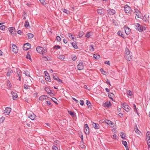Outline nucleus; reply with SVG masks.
I'll use <instances>...</instances> for the list:
<instances>
[{
    "label": "nucleus",
    "instance_id": "64",
    "mask_svg": "<svg viewBox=\"0 0 150 150\" xmlns=\"http://www.w3.org/2000/svg\"><path fill=\"white\" fill-rule=\"evenodd\" d=\"M46 103L47 104L49 105H50L51 104V103L49 101H46Z\"/></svg>",
    "mask_w": 150,
    "mask_h": 150
},
{
    "label": "nucleus",
    "instance_id": "16",
    "mask_svg": "<svg viewBox=\"0 0 150 150\" xmlns=\"http://www.w3.org/2000/svg\"><path fill=\"white\" fill-rule=\"evenodd\" d=\"M11 94L13 100H15L18 97V95L16 93L11 91Z\"/></svg>",
    "mask_w": 150,
    "mask_h": 150
},
{
    "label": "nucleus",
    "instance_id": "46",
    "mask_svg": "<svg viewBox=\"0 0 150 150\" xmlns=\"http://www.w3.org/2000/svg\"><path fill=\"white\" fill-rule=\"evenodd\" d=\"M6 28V27L5 25H2L0 26V29L2 30H4Z\"/></svg>",
    "mask_w": 150,
    "mask_h": 150
},
{
    "label": "nucleus",
    "instance_id": "24",
    "mask_svg": "<svg viewBox=\"0 0 150 150\" xmlns=\"http://www.w3.org/2000/svg\"><path fill=\"white\" fill-rule=\"evenodd\" d=\"M46 97H47L46 96L42 95V96H40L39 97V100H43L44 99H46Z\"/></svg>",
    "mask_w": 150,
    "mask_h": 150
},
{
    "label": "nucleus",
    "instance_id": "45",
    "mask_svg": "<svg viewBox=\"0 0 150 150\" xmlns=\"http://www.w3.org/2000/svg\"><path fill=\"white\" fill-rule=\"evenodd\" d=\"M72 60L73 61H75L77 59V57L75 55H73L72 56Z\"/></svg>",
    "mask_w": 150,
    "mask_h": 150
},
{
    "label": "nucleus",
    "instance_id": "43",
    "mask_svg": "<svg viewBox=\"0 0 150 150\" xmlns=\"http://www.w3.org/2000/svg\"><path fill=\"white\" fill-rule=\"evenodd\" d=\"M24 74H25V75H26V76H29V77H30V74L28 71H25V72L24 73Z\"/></svg>",
    "mask_w": 150,
    "mask_h": 150
},
{
    "label": "nucleus",
    "instance_id": "31",
    "mask_svg": "<svg viewBox=\"0 0 150 150\" xmlns=\"http://www.w3.org/2000/svg\"><path fill=\"white\" fill-rule=\"evenodd\" d=\"M89 50L93 52L94 50V48H93V45H90L89 47Z\"/></svg>",
    "mask_w": 150,
    "mask_h": 150
},
{
    "label": "nucleus",
    "instance_id": "60",
    "mask_svg": "<svg viewBox=\"0 0 150 150\" xmlns=\"http://www.w3.org/2000/svg\"><path fill=\"white\" fill-rule=\"evenodd\" d=\"M72 99L73 100H74L75 101L76 103H78V102H79L78 100H77L75 98H72Z\"/></svg>",
    "mask_w": 150,
    "mask_h": 150
},
{
    "label": "nucleus",
    "instance_id": "7",
    "mask_svg": "<svg viewBox=\"0 0 150 150\" xmlns=\"http://www.w3.org/2000/svg\"><path fill=\"white\" fill-rule=\"evenodd\" d=\"M122 108L127 112H129L130 109V108L125 103L122 104Z\"/></svg>",
    "mask_w": 150,
    "mask_h": 150
},
{
    "label": "nucleus",
    "instance_id": "44",
    "mask_svg": "<svg viewBox=\"0 0 150 150\" xmlns=\"http://www.w3.org/2000/svg\"><path fill=\"white\" fill-rule=\"evenodd\" d=\"M105 122L108 125H110V124L112 122L108 120H106L105 121Z\"/></svg>",
    "mask_w": 150,
    "mask_h": 150
},
{
    "label": "nucleus",
    "instance_id": "37",
    "mask_svg": "<svg viewBox=\"0 0 150 150\" xmlns=\"http://www.w3.org/2000/svg\"><path fill=\"white\" fill-rule=\"evenodd\" d=\"M60 142L57 140H56L54 142V144L56 146H58Z\"/></svg>",
    "mask_w": 150,
    "mask_h": 150
},
{
    "label": "nucleus",
    "instance_id": "22",
    "mask_svg": "<svg viewBox=\"0 0 150 150\" xmlns=\"http://www.w3.org/2000/svg\"><path fill=\"white\" fill-rule=\"evenodd\" d=\"M134 13L137 16V17L139 18V13H140V11L137 8L135 9Z\"/></svg>",
    "mask_w": 150,
    "mask_h": 150
},
{
    "label": "nucleus",
    "instance_id": "25",
    "mask_svg": "<svg viewBox=\"0 0 150 150\" xmlns=\"http://www.w3.org/2000/svg\"><path fill=\"white\" fill-rule=\"evenodd\" d=\"M111 105L109 101H107L105 103V106L108 107Z\"/></svg>",
    "mask_w": 150,
    "mask_h": 150
},
{
    "label": "nucleus",
    "instance_id": "51",
    "mask_svg": "<svg viewBox=\"0 0 150 150\" xmlns=\"http://www.w3.org/2000/svg\"><path fill=\"white\" fill-rule=\"evenodd\" d=\"M112 21L113 23L115 25V26H116L118 25V23L116 22V21H115L113 19L112 20Z\"/></svg>",
    "mask_w": 150,
    "mask_h": 150
},
{
    "label": "nucleus",
    "instance_id": "38",
    "mask_svg": "<svg viewBox=\"0 0 150 150\" xmlns=\"http://www.w3.org/2000/svg\"><path fill=\"white\" fill-rule=\"evenodd\" d=\"M29 25V23L28 21H25L24 24V26L25 27L27 28Z\"/></svg>",
    "mask_w": 150,
    "mask_h": 150
},
{
    "label": "nucleus",
    "instance_id": "55",
    "mask_svg": "<svg viewBox=\"0 0 150 150\" xmlns=\"http://www.w3.org/2000/svg\"><path fill=\"white\" fill-rule=\"evenodd\" d=\"M90 36V34L89 32L87 33L85 35V37L87 38H88Z\"/></svg>",
    "mask_w": 150,
    "mask_h": 150
},
{
    "label": "nucleus",
    "instance_id": "11",
    "mask_svg": "<svg viewBox=\"0 0 150 150\" xmlns=\"http://www.w3.org/2000/svg\"><path fill=\"white\" fill-rule=\"evenodd\" d=\"M12 47H11V50L14 53H16L18 52V48L16 45H14V44L11 45Z\"/></svg>",
    "mask_w": 150,
    "mask_h": 150
},
{
    "label": "nucleus",
    "instance_id": "61",
    "mask_svg": "<svg viewBox=\"0 0 150 150\" xmlns=\"http://www.w3.org/2000/svg\"><path fill=\"white\" fill-rule=\"evenodd\" d=\"M134 109L135 110H134V111L136 112L137 114V115H138V112L137 110L136 107H135Z\"/></svg>",
    "mask_w": 150,
    "mask_h": 150
},
{
    "label": "nucleus",
    "instance_id": "59",
    "mask_svg": "<svg viewBox=\"0 0 150 150\" xmlns=\"http://www.w3.org/2000/svg\"><path fill=\"white\" fill-rule=\"evenodd\" d=\"M17 33L18 34L21 35L22 34V32L21 30H18L17 31Z\"/></svg>",
    "mask_w": 150,
    "mask_h": 150
},
{
    "label": "nucleus",
    "instance_id": "29",
    "mask_svg": "<svg viewBox=\"0 0 150 150\" xmlns=\"http://www.w3.org/2000/svg\"><path fill=\"white\" fill-rule=\"evenodd\" d=\"M13 73V71L12 70H8L6 74V76H9L10 75V74Z\"/></svg>",
    "mask_w": 150,
    "mask_h": 150
},
{
    "label": "nucleus",
    "instance_id": "9",
    "mask_svg": "<svg viewBox=\"0 0 150 150\" xmlns=\"http://www.w3.org/2000/svg\"><path fill=\"white\" fill-rule=\"evenodd\" d=\"M44 73L45 74V78L46 80L49 82H50V78L48 73L46 71H45Z\"/></svg>",
    "mask_w": 150,
    "mask_h": 150
},
{
    "label": "nucleus",
    "instance_id": "2",
    "mask_svg": "<svg viewBox=\"0 0 150 150\" xmlns=\"http://www.w3.org/2000/svg\"><path fill=\"white\" fill-rule=\"evenodd\" d=\"M36 51L40 54H43L46 52V49L40 46L37 47L36 48Z\"/></svg>",
    "mask_w": 150,
    "mask_h": 150
},
{
    "label": "nucleus",
    "instance_id": "3",
    "mask_svg": "<svg viewBox=\"0 0 150 150\" xmlns=\"http://www.w3.org/2000/svg\"><path fill=\"white\" fill-rule=\"evenodd\" d=\"M136 26L137 28V29L140 32H142L143 30H146V28L144 26L140 25L139 23H137Z\"/></svg>",
    "mask_w": 150,
    "mask_h": 150
},
{
    "label": "nucleus",
    "instance_id": "54",
    "mask_svg": "<svg viewBox=\"0 0 150 150\" xmlns=\"http://www.w3.org/2000/svg\"><path fill=\"white\" fill-rule=\"evenodd\" d=\"M117 34L120 36H122V32L120 30L118 31L117 32Z\"/></svg>",
    "mask_w": 150,
    "mask_h": 150
},
{
    "label": "nucleus",
    "instance_id": "42",
    "mask_svg": "<svg viewBox=\"0 0 150 150\" xmlns=\"http://www.w3.org/2000/svg\"><path fill=\"white\" fill-rule=\"evenodd\" d=\"M28 53H29V52H28L27 53V55H26V57L28 59H29L31 60V59L30 55Z\"/></svg>",
    "mask_w": 150,
    "mask_h": 150
},
{
    "label": "nucleus",
    "instance_id": "19",
    "mask_svg": "<svg viewBox=\"0 0 150 150\" xmlns=\"http://www.w3.org/2000/svg\"><path fill=\"white\" fill-rule=\"evenodd\" d=\"M92 126L95 129H99L100 128V126L99 125L98 123H96L94 122H92Z\"/></svg>",
    "mask_w": 150,
    "mask_h": 150
},
{
    "label": "nucleus",
    "instance_id": "34",
    "mask_svg": "<svg viewBox=\"0 0 150 150\" xmlns=\"http://www.w3.org/2000/svg\"><path fill=\"white\" fill-rule=\"evenodd\" d=\"M24 88L25 89H28L30 88V86L25 84L24 85Z\"/></svg>",
    "mask_w": 150,
    "mask_h": 150
},
{
    "label": "nucleus",
    "instance_id": "14",
    "mask_svg": "<svg viewBox=\"0 0 150 150\" xmlns=\"http://www.w3.org/2000/svg\"><path fill=\"white\" fill-rule=\"evenodd\" d=\"M11 111V109L10 108L6 107L4 111V113L6 115H8L9 114Z\"/></svg>",
    "mask_w": 150,
    "mask_h": 150
},
{
    "label": "nucleus",
    "instance_id": "56",
    "mask_svg": "<svg viewBox=\"0 0 150 150\" xmlns=\"http://www.w3.org/2000/svg\"><path fill=\"white\" fill-rule=\"evenodd\" d=\"M26 5L28 7H31V6H32V4H30V3H27V4H26Z\"/></svg>",
    "mask_w": 150,
    "mask_h": 150
},
{
    "label": "nucleus",
    "instance_id": "39",
    "mask_svg": "<svg viewBox=\"0 0 150 150\" xmlns=\"http://www.w3.org/2000/svg\"><path fill=\"white\" fill-rule=\"evenodd\" d=\"M127 94L129 96H131L132 95V92L130 90L127 91Z\"/></svg>",
    "mask_w": 150,
    "mask_h": 150
},
{
    "label": "nucleus",
    "instance_id": "63",
    "mask_svg": "<svg viewBox=\"0 0 150 150\" xmlns=\"http://www.w3.org/2000/svg\"><path fill=\"white\" fill-rule=\"evenodd\" d=\"M80 146L81 147L82 149H84L86 147L83 144H82V145H80Z\"/></svg>",
    "mask_w": 150,
    "mask_h": 150
},
{
    "label": "nucleus",
    "instance_id": "21",
    "mask_svg": "<svg viewBox=\"0 0 150 150\" xmlns=\"http://www.w3.org/2000/svg\"><path fill=\"white\" fill-rule=\"evenodd\" d=\"M122 144L126 147V150H129V148L127 146V144L126 141L122 140Z\"/></svg>",
    "mask_w": 150,
    "mask_h": 150
},
{
    "label": "nucleus",
    "instance_id": "26",
    "mask_svg": "<svg viewBox=\"0 0 150 150\" xmlns=\"http://www.w3.org/2000/svg\"><path fill=\"white\" fill-rule=\"evenodd\" d=\"M98 13L100 15L102 14L103 13V9H98L97 10Z\"/></svg>",
    "mask_w": 150,
    "mask_h": 150
},
{
    "label": "nucleus",
    "instance_id": "20",
    "mask_svg": "<svg viewBox=\"0 0 150 150\" xmlns=\"http://www.w3.org/2000/svg\"><path fill=\"white\" fill-rule=\"evenodd\" d=\"M45 90L47 93L50 95H51L52 94H53V93L51 92V90L49 88L46 87L45 88Z\"/></svg>",
    "mask_w": 150,
    "mask_h": 150
},
{
    "label": "nucleus",
    "instance_id": "12",
    "mask_svg": "<svg viewBox=\"0 0 150 150\" xmlns=\"http://www.w3.org/2000/svg\"><path fill=\"white\" fill-rule=\"evenodd\" d=\"M84 126V132L86 134H88L89 133V129L88 126V125L87 124H86Z\"/></svg>",
    "mask_w": 150,
    "mask_h": 150
},
{
    "label": "nucleus",
    "instance_id": "47",
    "mask_svg": "<svg viewBox=\"0 0 150 150\" xmlns=\"http://www.w3.org/2000/svg\"><path fill=\"white\" fill-rule=\"evenodd\" d=\"M54 48L55 49H59L60 48V47L58 45H55L54 47Z\"/></svg>",
    "mask_w": 150,
    "mask_h": 150
},
{
    "label": "nucleus",
    "instance_id": "58",
    "mask_svg": "<svg viewBox=\"0 0 150 150\" xmlns=\"http://www.w3.org/2000/svg\"><path fill=\"white\" fill-rule=\"evenodd\" d=\"M42 58H43V59L45 61H48V59L46 57H42Z\"/></svg>",
    "mask_w": 150,
    "mask_h": 150
},
{
    "label": "nucleus",
    "instance_id": "17",
    "mask_svg": "<svg viewBox=\"0 0 150 150\" xmlns=\"http://www.w3.org/2000/svg\"><path fill=\"white\" fill-rule=\"evenodd\" d=\"M107 12L108 14L110 15H113L115 13V11L114 10L111 9H109L107 10Z\"/></svg>",
    "mask_w": 150,
    "mask_h": 150
},
{
    "label": "nucleus",
    "instance_id": "36",
    "mask_svg": "<svg viewBox=\"0 0 150 150\" xmlns=\"http://www.w3.org/2000/svg\"><path fill=\"white\" fill-rule=\"evenodd\" d=\"M134 130L135 132H136V133H137L138 134H139V132H140V131L137 128V126H136V128H135Z\"/></svg>",
    "mask_w": 150,
    "mask_h": 150
},
{
    "label": "nucleus",
    "instance_id": "8",
    "mask_svg": "<svg viewBox=\"0 0 150 150\" xmlns=\"http://www.w3.org/2000/svg\"><path fill=\"white\" fill-rule=\"evenodd\" d=\"M31 48L30 44L28 43L24 44L23 47V49L24 50H27Z\"/></svg>",
    "mask_w": 150,
    "mask_h": 150
},
{
    "label": "nucleus",
    "instance_id": "40",
    "mask_svg": "<svg viewBox=\"0 0 150 150\" xmlns=\"http://www.w3.org/2000/svg\"><path fill=\"white\" fill-rule=\"evenodd\" d=\"M68 112L69 114L70 115L72 116L73 117H74L75 116V114L74 113L71 112V111H68Z\"/></svg>",
    "mask_w": 150,
    "mask_h": 150
},
{
    "label": "nucleus",
    "instance_id": "5",
    "mask_svg": "<svg viewBox=\"0 0 150 150\" xmlns=\"http://www.w3.org/2000/svg\"><path fill=\"white\" fill-rule=\"evenodd\" d=\"M146 139L147 141V145L149 147L150 146V132L147 131L146 134Z\"/></svg>",
    "mask_w": 150,
    "mask_h": 150
},
{
    "label": "nucleus",
    "instance_id": "33",
    "mask_svg": "<svg viewBox=\"0 0 150 150\" xmlns=\"http://www.w3.org/2000/svg\"><path fill=\"white\" fill-rule=\"evenodd\" d=\"M84 33L82 31H80L79 32V34L78 35L79 37H81L83 35H84Z\"/></svg>",
    "mask_w": 150,
    "mask_h": 150
},
{
    "label": "nucleus",
    "instance_id": "57",
    "mask_svg": "<svg viewBox=\"0 0 150 150\" xmlns=\"http://www.w3.org/2000/svg\"><path fill=\"white\" fill-rule=\"evenodd\" d=\"M105 63L106 64H107L109 65H110V63L109 61H106L105 62Z\"/></svg>",
    "mask_w": 150,
    "mask_h": 150
},
{
    "label": "nucleus",
    "instance_id": "30",
    "mask_svg": "<svg viewBox=\"0 0 150 150\" xmlns=\"http://www.w3.org/2000/svg\"><path fill=\"white\" fill-rule=\"evenodd\" d=\"M71 44L73 47L75 49H76L78 48V47L77 45L75 43L73 42H71Z\"/></svg>",
    "mask_w": 150,
    "mask_h": 150
},
{
    "label": "nucleus",
    "instance_id": "27",
    "mask_svg": "<svg viewBox=\"0 0 150 150\" xmlns=\"http://www.w3.org/2000/svg\"><path fill=\"white\" fill-rule=\"evenodd\" d=\"M61 10L63 12L67 14H68L70 13V11L68 10H67L66 9L62 8Z\"/></svg>",
    "mask_w": 150,
    "mask_h": 150
},
{
    "label": "nucleus",
    "instance_id": "52",
    "mask_svg": "<svg viewBox=\"0 0 150 150\" xmlns=\"http://www.w3.org/2000/svg\"><path fill=\"white\" fill-rule=\"evenodd\" d=\"M52 149L53 150H58V148L57 147L53 146L52 147Z\"/></svg>",
    "mask_w": 150,
    "mask_h": 150
},
{
    "label": "nucleus",
    "instance_id": "13",
    "mask_svg": "<svg viewBox=\"0 0 150 150\" xmlns=\"http://www.w3.org/2000/svg\"><path fill=\"white\" fill-rule=\"evenodd\" d=\"M124 28L125 29V32L126 34L127 35L129 34L131 31L130 29L126 26H124Z\"/></svg>",
    "mask_w": 150,
    "mask_h": 150
},
{
    "label": "nucleus",
    "instance_id": "4",
    "mask_svg": "<svg viewBox=\"0 0 150 150\" xmlns=\"http://www.w3.org/2000/svg\"><path fill=\"white\" fill-rule=\"evenodd\" d=\"M8 30L10 32L11 35L13 36H15L16 34V32L15 31V29L13 27H10L8 28Z\"/></svg>",
    "mask_w": 150,
    "mask_h": 150
},
{
    "label": "nucleus",
    "instance_id": "48",
    "mask_svg": "<svg viewBox=\"0 0 150 150\" xmlns=\"http://www.w3.org/2000/svg\"><path fill=\"white\" fill-rule=\"evenodd\" d=\"M17 74L18 75V76H21V71L19 69H17Z\"/></svg>",
    "mask_w": 150,
    "mask_h": 150
},
{
    "label": "nucleus",
    "instance_id": "35",
    "mask_svg": "<svg viewBox=\"0 0 150 150\" xmlns=\"http://www.w3.org/2000/svg\"><path fill=\"white\" fill-rule=\"evenodd\" d=\"M28 38L29 39H30L33 37L34 35L32 33H28L27 35Z\"/></svg>",
    "mask_w": 150,
    "mask_h": 150
},
{
    "label": "nucleus",
    "instance_id": "32",
    "mask_svg": "<svg viewBox=\"0 0 150 150\" xmlns=\"http://www.w3.org/2000/svg\"><path fill=\"white\" fill-rule=\"evenodd\" d=\"M68 36H69L71 39L72 40H74V37L73 36L72 34L71 33H68Z\"/></svg>",
    "mask_w": 150,
    "mask_h": 150
},
{
    "label": "nucleus",
    "instance_id": "49",
    "mask_svg": "<svg viewBox=\"0 0 150 150\" xmlns=\"http://www.w3.org/2000/svg\"><path fill=\"white\" fill-rule=\"evenodd\" d=\"M56 39L57 41L59 42H60L61 41V38L60 36H57L56 37Z\"/></svg>",
    "mask_w": 150,
    "mask_h": 150
},
{
    "label": "nucleus",
    "instance_id": "28",
    "mask_svg": "<svg viewBox=\"0 0 150 150\" xmlns=\"http://www.w3.org/2000/svg\"><path fill=\"white\" fill-rule=\"evenodd\" d=\"M58 58L61 60H62L64 59L65 56L63 55H60L58 56Z\"/></svg>",
    "mask_w": 150,
    "mask_h": 150
},
{
    "label": "nucleus",
    "instance_id": "23",
    "mask_svg": "<svg viewBox=\"0 0 150 150\" xmlns=\"http://www.w3.org/2000/svg\"><path fill=\"white\" fill-rule=\"evenodd\" d=\"M108 95L109 97L112 100L113 98L114 97V94L111 93H108Z\"/></svg>",
    "mask_w": 150,
    "mask_h": 150
},
{
    "label": "nucleus",
    "instance_id": "50",
    "mask_svg": "<svg viewBox=\"0 0 150 150\" xmlns=\"http://www.w3.org/2000/svg\"><path fill=\"white\" fill-rule=\"evenodd\" d=\"M86 104L89 106H90L91 105L90 102L89 100H86Z\"/></svg>",
    "mask_w": 150,
    "mask_h": 150
},
{
    "label": "nucleus",
    "instance_id": "53",
    "mask_svg": "<svg viewBox=\"0 0 150 150\" xmlns=\"http://www.w3.org/2000/svg\"><path fill=\"white\" fill-rule=\"evenodd\" d=\"M80 104L81 105H83L84 104V102L82 100H80Z\"/></svg>",
    "mask_w": 150,
    "mask_h": 150
},
{
    "label": "nucleus",
    "instance_id": "18",
    "mask_svg": "<svg viewBox=\"0 0 150 150\" xmlns=\"http://www.w3.org/2000/svg\"><path fill=\"white\" fill-rule=\"evenodd\" d=\"M36 115L33 113L29 115L28 117L31 120H34L36 117Z\"/></svg>",
    "mask_w": 150,
    "mask_h": 150
},
{
    "label": "nucleus",
    "instance_id": "10",
    "mask_svg": "<svg viewBox=\"0 0 150 150\" xmlns=\"http://www.w3.org/2000/svg\"><path fill=\"white\" fill-rule=\"evenodd\" d=\"M83 64L82 62H80L77 67V69L79 70H81L83 69Z\"/></svg>",
    "mask_w": 150,
    "mask_h": 150
},
{
    "label": "nucleus",
    "instance_id": "15",
    "mask_svg": "<svg viewBox=\"0 0 150 150\" xmlns=\"http://www.w3.org/2000/svg\"><path fill=\"white\" fill-rule=\"evenodd\" d=\"M53 77L54 79L58 81L59 82H60V83H59L61 84V83H62V80L61 79H59L58 76H54V74H53Z\"/></svg>",
    "mask_w": 150,
    "mask_h": 150
},
{
    "label": "nucleus",
    "instance_id": "41",
    "mask_svg": "<svg viewBox=\"0 0 150 150\" xmlns=\"http://www.w3.org/2000/svg\"><path fill=\"white\" fill-rule=\"evenodd\" d=\"M93 57L95 58L96 59H98L100 58V56L99 55L94 54Z\"/></svg>",
    "mask_w": 150,
    "mask_h": 150
},
{
    "label": "nucleus",
    "instance_id": "1",
    "mask_svg": "<svg viewBox=\"0 0 150 150\" xmlns=\"http://www.w3.org/2000/svg\"><path fill=\"white\" fill-rule=\"evenodd\" d=\"M124 57L126 59L129 61H131L132 58V53L129 50L126 48L125 49Z\"/></svg>",
    "mask_w": 150,
    "mask_h": 150
},
{
    "label": "nucleus",
    "instance_id": "62",
    "mask_svg": "<svg viewBox=\"0 0 150 150\" xmlns=\"http://www.w3.org/2000/svg\"><path fill=\"white\" fill-rule=\"evenodd\" d=\"M112 138L114 139H116V135L115 134H114L112 135Z\"/></svg>",
    "mask_w": 150,
    "mask_h": 150
},
{
    "label": "nucleus",
    "instance_id": "6",
    "mask_svg": "<svg viewBox=\"0 0 150 150\" xmlns=\"http://www.w3.org/2000/svg\"><path fill=\"white\" fill-rule=\"evenodd\" d=\"M124 10L126 13H130L132 12L131 8L127 5L125 6L124 8Z\"/></svg>",
    "mask_w": 150,
    "mask_h": 150
}]
</instances>
